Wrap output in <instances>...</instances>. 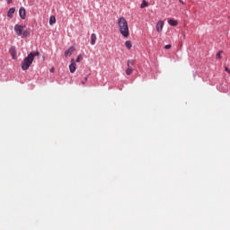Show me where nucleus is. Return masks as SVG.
<instances>
[{"label":"nucleus","mask_w":230,"mask_h":230,"mask_svg":"<svg viewBox=\"0 0 230 230\" xmlns=\"http://www.w3.org/2000/svg\"><path fill=\"white\" fill-rule=\"evenodd\" d=\"M118 26L122 37L128 39L130 35V31L128 30V22H127V19H125V17H119L118 20Z\"/></svg>","instance_id":"nucleus-1"},{"label":"nucleus","mask_w":230,"mask_h":230,"mask_svg":"<svg viewBox=\"0 0 230 230\" xmlns=\"http://www.w3.org/2000/svg\"><path fill=\"white\" fill-rule=\"evenodd\" d=\"M40 53L39 51L36 52H31L27 58L23 59L22 62V71H27V69H30V66L33 64V60H35V57H39Z\"/></svg>","instance_id":"nucleus-2"},{"label":"nucleus","mask_w":230,"mask_h":230,"mask_svg":"<svg viewBox=\"0 0 230 230\" xmlns=\"http://www.w3.org/2000/svg\"><path fill=\"white\" fill-rule=\"evenodd\" d=\"M14 31L17 35V37H22V32L24 31V26L21 24H15L14 25Z\"/></svg>","instance_id":"nucleus-3"},{"label":"nucleus","mask_w":230,"mask_h":230,"mask_svg":"<svg viewBox=\"0 0 230 230\" xmlns=\"http://www.w3.org/2000/svg\"><path fill=\"white\" fill-rule=\"evenodd\" d=\"M9 53L13 60L17 58V49H15V47H11L9 49Z\"/></svg>","instance_id":"nucleus-4"},{"label":"nucleus","mask_w":230,"mask_h":230,"mask_svg":"<svg viewBox=\"0 0 230 230\" xmlns=\"http://www.w3.org/2000/svg\"><path fill=\"white\" fill-rule=\"evenodd\" d=\"M164 26V22L163 21H159L156 23V31H158V33H161V31H163Z\"/></svg>","instance_id":"nucleus-5"},{"label":"nucleus","mask_w":230,"mask_h":230,"mask_svg":"<svg viewBox=\"0 0 230 230\" xmlns=\"http://www.w3.org/2000/svg\"><path fill=\"white\" fill-rule=\"evenodd\" d=\"M69 69H70V73H75V71H76V62L75 61V59H71Z\"/></svg>","instance_id":"nucleus-6"},{"label":"nucleus","mask_w":230,"mask_h":230,"mask_svg":"<svg viewBox=\"0 0 230 230\" xmlns=\"http://www.w3.org/2000/svg\"><path fill=\"white\" fill-rule=\"evenodd\" d=\"M19 15H20L21 19H26V9L24 7L20 8Z\"/></svg>","instance_id":"nucleus-7"},{"label":"nucleus","mask_w":230,"mask_h":230,"mask_svg":"<svg viewBox=\"0 0 230 230\" xmlns=\"http://www.w3.org/2000/svg\"><path fill=\"white\" fill-rule=\"evenodd\" d=\"M72 53H75V47H70L66 52L65 57H71Z\"/></svg>","instance_id":"nucleus-8"},{"label":"nucleus","mask_w":230,"mask_h":230,"mask_svg":"<svg viewBox=\"0 0 230 230\" xmlns=\"http://www.w3.org/2000/svg\"><path fill=\"white\" fill-rule=\"evenodd\" d=\"M13 13H15V8L12 7L7 12V17H9V19H13Z\"/></svg>","instance_id":"nucleus-9"},{"label":"nucleus","mask_w":230,"mask_h":230,"mask_svg":"<svg viewBox=\"0 0 230 230\" xmlns=\"http://www.w3.org/2000/svg\"><path fill=\"white\" fill-rule=\"evenodd\" d=\"M97 36L95 33H92L91 35V45L94 46V44H96V40H97Z\"/></svg>","instance_id":"nucleus-10"},{"label":"nucleus","mask_w":230,"mask_h":230,"mask_svg":"<svg viewBox=\"0 0 230 230\" xmlns=\"http://www.w3.org/2000/svg\"><path fill=\"white\" fill-rule=\"evenodd\" d=\"M170 26H177L179 24V22L173 19H171L168 21Z\"/></svg>","instance_id":"nucleus-11"},{"label":"nucleus","mask_w":230,"mask_h":230,"mask_svg":"<svg viewBox=\"0 0 230 230\" xmlns=\"http://www.w3.org/2000/svg\"><path fill=\"white\" fill-rule=\"evenodd\" d=\"M55 22H57V18L55 16H50V18H49L50 26H53V24H55Z\"/></svg>","instance_id":"nucleus-12"},{"label":"nucleus","mask_w":230,"mask_h":230,"mask_svg":"<svg viewBox=\"0 0 230 230\" xmlns=\"http://www.w3.org/2000/svg\"><path fill=\"white\" fill-rule=\"evenodd\" d=\"M125 46L128 49H132V42L130 40H127Z\"/></svg>","instance_id":"nucleus-13"},{"label":"nucleus","mask_w":230,"mask_h":230,"mask_svg":"<svg viewBox=\"0 0 230 230\" xmlns=\"http://www.w3.org/2000/svg\"><path fill=\"white\" fill-rule=\"evenodd\" d=\"M134 69L130 66H128L127 70H126V75H132Z\"/></svg>","instance_id":"nucleus-14"},{"label":"nucleus","mask_w":230,"mask_h":230,"mask_svg":"<svg viewBox=\"0 0 230 230\" xmlns=\"http://www.w3.org/2000/svg\"><path fill=\"white\" fill-rule=\"evenodd\" d=\"M146 6H148V2H146V0H143L140 7L146 8Z\"/></svg>","instance_id":"nucleus-15"},{"label":"nucleus","mask_w":230,"mask_h":230,"mask_svg":"<svg viewBox=\"0 0 230 230\" xmlns=\"http://www.w3.org/2000/svg\"><path fill=\"white\" fill-rule=\"evenodd\" d=\"M29 35H30V32H28V31H24L23 32H22V39L28 37Z\"/></svg>","instance_id":"nucleus-16"},{"label":"nucleus","mask_w":230,"mask_h":230,"mask_svg":"<svg viewBox=\"0 0 230 230\" xmlns=\"http://www.w3.org/2000/svg\"><path fill=\"white\" fill-rule=\"evenodd\" d=\"M134 64H136V61H134V60H128L127 66H128V67H130V66H134Z\"/></svg>","instance_id":"nucleus-17"},{"label":"nucleus","mask_w":230,"mask_h":230,"mask_svg":"<svg viewBox=\"0 0 230 230\" xmlns=\"http://www.w3.org/2000/svg\"><path fill=\"white\" fill-rule=\"evenodd\" d=\"M221 55H222V51L217 52V55H216V58H217V59L222 58Z\"/></svg>","instance_id":"nucleus-18"},{"label":"nucleus","mask_w":230,"mask_h":230,"mask_svg":"<svg viewBox=\"0 0 230 230\" xmlns=\"http://www.w3.org/2000/svg\"><path fill=\"white\" fill-rule=\"evenodd\" d=\"M84 58L82 57V55H79L75 60V62H80V60H83Z\"/></svg>","instance_id":"nucleus-19"},{"label":"nucleus","mask_w":230,"mask_h":230,"mask_svg":"<svg viewBox=\"0 0 230 230\" xmlns=\"http://www.w3.org/2000/svg\"><path fill=\"white\" fill-rule=\"evenodd\" d=\"M87 78H88V77H87V76H85V77H84V81H82L83 85H85V83L87 82Z\"/></svg>","instance_id":"nucleus-20"},{"label":"nucleus","mask_w":230,"mask_h":230,"mask_svg":"<svg viewBox=\"0 0 230 230\" xmlns=\"http://www.w3.org/2000/svg\"><path fill=\"white\" fill-rule=\"evenodd\" d=\"M164 48L165 49H170L172 48V45H165Z\"/></svg>","instance_id":"nucleus-21"},{"label":"nucleus","mask_w":230,"mask_h":230,"mask_svg":"<svg viewBox=\"0 0 230 230\" xmlns=\"http://www.w3.org/2000/svg\"><path fill=\"white\" fill-rule=\"evenodd\" d=\"M225 71H226L227 73H230V70H229L228 67H226V68H225Z\"/></svg>","instance_id":"nucleus-22"},{"label":"nucleus","mask_w":230,"mask_h":230,"mask_svg":"<svg viewBox=\"0 0 230 230\" xmlns=\"http://www.w3.org/2000/svg\"><path fill=\"white\" fill-rule=\"evenodd\" d=\"M179 2H180L181 4H185L184 1H182V0H179Z\"/></svg>","instance_id":"nucleus-23"},{"label":"nucleus","mask_w":230,"mask_h":230,"mask_svg":"<svg viewBox=\"0 0 230 230\" xmlns=\"http://www.w3.org/2000/svg\"><path fill=\"white\" fill-rule=\"evenodd\" d=\"M55 72V68L50 69V73H54Z\"/></svg>","instance_id":"nucleus-24"},{"label":"nucleus","mask_w":230,"mask_h":230,"mask_svg":"<svg viewBox=\"0 0 230 230\" xmlns=\"http://www.w3.org/2000/svg\"><path fill=\"white\" fill-rule=\"evenodd\" d=\"M10 3H12V0H9V1H8V4H10Z\"/></svg>","instance_id":"nucleus-25"}]
</instances>
